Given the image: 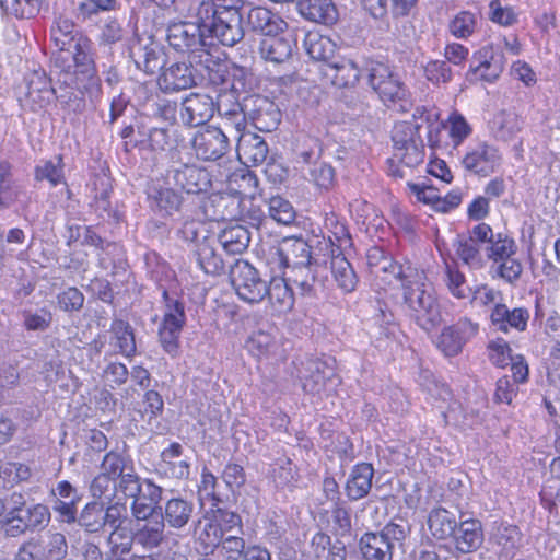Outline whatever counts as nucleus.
<instances>
[{
  "instance_id": "nucleus-1",
  "label": "nucleus",
  "mask_w": 560,
  "mask_h": 560,
  "mask_svg": "<svg viewBox=\"0 0 560 560\" xmlns=\"http://www.w3.org/2000/svg\"><path fill=\"white\" fill-rule=\"evenodd\" d=\"M422 277L409 280L402 287L404 305L409 317L423 330L431 331L443 320L441 305L434 288Z\"/></svg>"
},
{
  "instance_id": "nucleus-2",
  "label": "nucleus",
  "mask_w": 560,
  "mask_h": 560,
  "mask_svg": "<svg viewBox=\"0 0 560 560\" xmlns=\"http://www.w3.org/2000/svg\"><path fill=\"white\" fill-rule=\"evenodd\" d=\"M503 47L513 56H518L522 45L516 35L499 38L497 47L493 43L483 46L474 54L472 63L467 73L469 81L493 82L502 73L505 66V58L500 48Z\"/></svg>"
},
{
  "instance_id": "nucleus-3",
  "label": "nucleus",
  "mask_w": 560,
  "mask_h": 560,
  "mask_svg": "<svg viewBox=\"0 0 560 560\" xmlns=\"http://www.w3.org/2000/svg\"><path fill=\"white\" fill-rule=\"evenodd\" d=\"M50 39L57 49L54 57L56 68L71 65L75 58L92 52V42L69 19L59 18L55 21L50 28Z\"/></svg>"
},
{
  "instance_id": "nucleus-4",
  "label": "nucleus",
  "mask_w": 560,
  "mask_h": 560,
  "mask_svg": "<svg viewBox=\"0 0 560 560\" xmlns=\"http://www.w3.org/2000/svg\"><path fill=\"white\" fill-rule=\"evenodd\" d=\"M130 510L136 545L147 551L159 548L166 537L163 518L151 504L136 502L131 504Z\"/></svg>"
},
{
  "instance_id": "nucleus-5",
  "label": "nucleus",
  "mask_w": 560,
  "mask_h": 560,
  "mask_svg": "<svg viewBox=\"0 0 560 560\" xmlns=\"http://www.w3.org/2000/svg\"><path fill=\"white\" fill-rule=\"evenodd\" d=\"M166 40L176 51L187 54L192 59L202 61V57L210 56L211 42L200 26L192 22L170 23L166 30ZM208 62V58L205 59Z\"/></svg>"
},
{
  "instance_id": "nucleus-6",
  "label": "nucleus",
  "mask_w": 560,
  "mask_h": 560,
  "mask_svg": "<svg viewBox=\"0 0 560 560\" xmlns=\"http://www.w3.org/2000/svg\"><path fill=\"white\" fill-rule=\"evenodd\" d=\"M405 538L402 525L388 523L378 532L364 533L359 540V550L364 560H393L396 545Z\"/></svg>"
},
{
  "instance_id": "nucleus-7",
  "label": "nucleus",
  "mask_w": 560,
  "mask_h": 560,
  "mask_svg": "<svg viewBox=\"0 0 560 560\" xmlns=\"http://www.w3.org/2000/svg\"><path fill=\"white\" fill-rule=\"evenodd\" d=\"M231 75L233 78L230 85L231 93L220 95L217 102V112L223 117L224 126L233 128L238 135L246 127L247 106L246 98L243 104H240L235 94L245 91L247 72L244 68L234 67Z\"/></svg>"
},
{
  "instance_id": "nucleus-8",
  "label": "nucleus",
  "mask_w": 560,
  "mask_h": 560,
  "mask_svg": "<svg viewBox=\"0 0 560 560\" xmlns=\"http://www.w3.org/2000/svg\"><path fill=\"white\" fill-rule=\"evenodd\" d=\"M55 95V86L44 70H34L25 75L16 88V97L25 110L38 113L45 109Z\"/></svg>"
},
{
  "instance_id": "nucleus-9",
  "label": "nucleus",
  "mask_w": 560,
  "mask_h": 560,
  "mask_svg": "<svg viewBox=\"0 0 560 560\" xmlns=\"http://www.w3.org/2000/svg\"><path fill=\"white\" fill-rule=\"evenodd\" d=\"M418 124L412 121H399L393 129V142L395 156L408 167L417 166L423 162V143L419 136Z\"/></svg>"
},
{
  "instance_id": "nucleus-10",
  "label": "nucleus",
  "mask_w": 560,
  "mask_h": 560,
  "mask_svg": "<svg viewBox=\"0 0 560 560\" xmlns=\"http://www.w3.org/2000/svg\"><path fill=\"white\" fill-rule=\"evenodd\" d=\"M231 283L237 296L250 304L259 303L266 298L267 284L258 270L247 260L238 259L230 271Z\"/></svg>"
},
{
  "instance_id": "nucleus-11",
  "label": "nucleus",
  "mask_w": 560,
  "mask_h": 560,
  "mask_svg": "<svg viewBox=\"0 0 560 560\" xmlns=\"http://www.w3.org/2000/svg\"><path fill=\"white\" fill-rule=\"evenodd\" d=\"M69 77L74 83L78 92L91 104H95L102 96V83L97 75L93 54L75 58L71 62Z\"/></svg>"
},
{
  "instance_id": "nucleus-12",
  "label": "nucleus",
  "mask_w": 560,
  "mask_h": 560,
  "mask_svg": "<svg viewBox=\"0 0 560 560\" xmlns=\"http://www.w3.org/2000/svg\"><path fill=\"white\" fill-rule=\"evenodd\" d=\"M501 164L500 150L486 141L469 145L462 159V165L467 172L481 177L495 173Z\"/></svg>"
},
{
  "instance_id": "nucleus-13",
  "label": "nucleus",
  "mask_w": 560,
  "mask_h": 560,
  "mask_svg": "<svg viewBox=\"0 0 560 560\" xmlns=\"http://www.w3.org/2000/svg\"><path fill=\"white\" fill-rule=\"evenodd\" d=\"M242 14L238 10H221L219 15L207 26L206 34L208 40L213 45L217 39L224 46H234L244 37V30L242 27Z\"/></svg>"
},
{
  "instance_id": "nucleus-14",
  "label": "nucleus",
  "mask_w": 560,
  "mask_h": 560,
  "mask_svg": "<svg viewBox=\"0 0 560 560\" xmlns=\"http://www.w3.org/2000/svg\"><path fill=\"white\" fill-rule=\"evenodd\" d=\"M312 260L311 249L301 238L285 240L280 246L270 249L268 264L272 272L289 269L292 265H302Z\"/></svg>"
},
{
  "instance_id": "nucleus-15",
  "label": "nucleus",
  "mask_w": 560,
  "mask_h": 560,
  "mask_svg": "<svg viewBox=\"0 0 560 560\" xmlns=\"http://www.w3.org/2000/svg\"><path fill=\"white\" fill-rule=\"evenodd\" d=\"M192 148L198 159L217 161L230 149L229 136L221 128L208 126L196 132Z\"/></svg>"
},
{
  "instance_id": "nucleus-16",
  "label": "nucleus",
  "mask_w": 560,
  "mask_h": 560,
  "mask_svg": "<svg viewBox=\"0 0 560 560\" xmlns=\"http://www.w3.org/2000/svg\"><path fill=\"white\" fill-rule=\"evenodd\" d=\"M479 331V325L467 317L460 318L455 324L445 327L438 338V348L446 355H457L464 345L474 338Z\"/></svg>"
},
{
  "instance_id": "nucleus-17",
  "label": "nucleus",
  "mask_w": 560,
  "mask_h": 560,
  "mask_svg": "<svg viewBox=\"0 0 560 560\" xmlns=\"http://www.w3.org/2000/svg\"><path fill=\"white\" fill-rule=\"evenodd\" d=\"M217 112L214 98L200 92L188 94L182 102L180 119L190 127H197L208 122Z\"/></svg>"
},
{
  "instance_id": "nucleus-18",
  "label": "nucleus",
  "mask_w": 560,
  "mask_h": 560,
  "mask_svg": "<svg viewBox=\"0 0 560 560\" xmlns=\"http://www.w3.org/2000/svg\"><path fill=\"white\" fill-rule=\"evenodd\" d=\"M185 322L184 305L178 301L167 304L159 335L162 347L172 355L177 353L178 338Z\"/></svg>"
},
{
  "instance_id": "nucleus-19",
  "label": "nucleus",
  "mask_w": 560,
  "mask_h": 560,
  "mask_svg": "<svg viewBox=\"0 0 560 560\" xmlns=\"http://www.w3.org/2000/svg\"><path fill=\"white\" fill-rule=\"evenodd\" d=\"M529 318V311L524 306L510 308L504 303H495L490 311L491 325L503 334L525 331Z\"/></svg>"
},
{
  "instance_id": "nucleus-20",
  "label": "nucleus",
  "mask_w": 560,
  "mask_h": 560,
  "mask_svg": "<svg viewBox=\"0 0 560 560\" xmlns=\"http://www.w3.org/2000/svg\"><path fill=\"white\" fill-rule=\"evenodd\" d=\"M60 72L57 77V86H55V97L68 113L81 114L86 108V100L78 92L69 77L71 65L58 67Z\"/></svg>"
},
{
  "instance_id": "nucleus-21",
  "label": "nucleus",
  "mask_w": 560,
  "mask_h": 560,
  "mask_svg": "<svg viewBox=\"0 0 560 560\" xmlns=\"http://www.w3.org/2000/svg\"><path fill=\"white\" fill-rule=\"evenodd\" d=\"M247 116L260 131H271L277 128L280 113L267 97L252 95L246 97Z\"/></svg>"
},
{
  "instance_id": "nucleus-22",
  "label": "nucleus",
  "mask_w": 560,
  "mask_h": 560,
  "mask_svg": "<svg viewBox=\"0 0 560 560\" xmlns=\"http://www.w3.org/2000/svg\"><path fill=\"white\" fill-rule=\"evenodd\" d=\"M174 185L187 194H200L211 186L210 174L197 165L184 164L172 171Z\"/></svg>"
},
{
  "instance_id": "nucleus-23",
  "label": "nucleus",
  "mask_w": 560,
  "mask_h": 560,
  "mask_svg": "<svg viewBox=\"0 0 560 560\" xmlns=\"http://www.w3.org/2000/svg\"><path fill=\"white\" fill-rule=\"evenodd\" d=\"M158 84L165 93L187 90L196 84L191 65L174 62L164 68L159 77Z\"/></svg>"
},
{
  "instance_id": "nucleus-24",
  "label": "nucleus",
  "mask_w": 560,
  "mask_h": 560,
  "mask_svg": "<svg viewBox=\"0 0 560 560\" xmlns=\"http://www.w3.org/2000/svg\"><path fill=\"white\" fill-rule=\"evenodd\" d=\"M235 137L237 158L244 165H259L266 161L268 145L260 136L243 130Z\"/></svg>"
},
{
  "instance_id": "nucleus-25",
  "label": "nucleus",
  "mask_w": 560,
  "mask_h": 560,
  "mask_svg": "<svg viewBox=\"0 0 560 560\" xmlns=\"http://www.w3.org/2000/svg\"><path fill=\"white\" fill-rule=\"evenodd\" d=\"M288 272L276 271L267 285L266 298L277 313L290 311L294 304V294Z\"/></svg>"
},
{
  "instance_id": "nucleus-26",
  "label": "nucleus",
  "mask_w": 560,
  "mask_h": 560,
  "mask_svg": "<svg viewBox=\"0 0 560 560\" xmlns=\"http://www.w3.org/2000/svg\"><path fill=\"white\" fill-rule=\"evenodd\" d=\"M182 454L183 446L177 442L163 450L156 467L158 472L168 478H188L190 465L187 459L182 457Z\"/></svg>"
},
{
  "instance_id": "nucleus-27",
  "label": "nucleus",
  "mask_w": 560,
  "mask_h": 560,
  "mask_svg": "<svg viewBox=\"0 0 560 560\" xmlns=\"http://www.w3.org/2000/svg\"><path fill=\"white\" fill-rule=\"evenodd\" d=\"M129 56L139 70L148 74H153L162 68V52L159 46L153 42L142 43L139 38L135 39L129 47Z\"/></svg>"
},
{
  "instance_id": "nucleus-28",
  "label": "nucleus",
  "mask_w": 560,
  "mask_h": 560,
  "mask_svg": "<svg viewBox=\"0 0 560 560\" xmlns=\"http://www.w3.org/2000/svg\"><path fill=\"white\" fill-rule=\"evenodd\" d=\"M195 505L180 497L168 499L161 509L159 516L163 518L165 526L173 529L184 528L191 520Z\"/></svg>"
},
{
  "instance_id": "nucleus-29",
  "label": "nucleus",
  "mask_w": 560,
  "mask_h": 560,
  "mask_svg": "<svg viewBox=\"0 0 560 560\" xmlns=\"http://www.w3.org/2000/svg\"><path fill=\"white\" fill-rule=\"evenodd\" d=\"M456 549L460 552L477 550L483 541L481 523L478 520L467 518L457 523V528L452 535Z\"/></svg>"
},
{
  "instance_id": "nucleus-30",
  "label": "nucleus",
  "mask_w": 560,
  "mask_h": 560,
  "mask_svg": "<svg viewBox=\"0 0 560 560\" xmlns=\"http://www.w3.org/2000/svg\"><path fill=\"white\" fill-rule=\"evenodd\" d=\"M374 468L369 463H360L351 469L347 483L346 493L352 501L366 497L372 488Z\"/></svg>"
},
{
  "instance_id": "nucleus-31",
  "label": "nucleus",
  "mask_w": 560,
  "mask_h": 560,
  "mask_svg": "<svg viewBox=\"0 0 560 560\" xmlns=\"http://www.w3.org/2000/svg\"><path fill=\"white\" fill-rule=\"evenodd\" d=\"M247 23L256 32L267 36L277 35L287 28V23L267 8L255 7L247 13Z\"/></svg>"
},
{
  "instance_id": "nucleus-32",
  "label": "nucleus",
  "mask_w": 560,
  "mask_h": 560,
  "mask_svg": "<svg viewBox=\"0 0 560 560\" xmlns=\"http://www.w3.org/2000/svg\"><path fill=\"white\" fill-rule=\"evenodd\" d=\"M374 275L388 283H392L393 280H398L401 282V287H404L409 280L421 278L422 270L410 262L398 264L392 257H388L382 260Z\"/></svg>"
},
{
  "instance_id": "nucleus-33",
  "label": "nucleus",
  "mask_w": 560,
  "mask_h": 560,
  "mask_svg": "<svg viewBox=\"0 0 560 560\" xmlns=\"http://www.w3.org/2000/svg\"><path fill=\"white\" fill-rule=\"evenodd\" d=\"M150 208L161 217H168L179 210L182 198L168 187L152 186L148 192Z\"/></svg>"
},
{
  "instance_id": "nucleus-34",
  "label": "nucleus",
  "mask_w": 560,
  "mask_h": 560,
  "mask_svg": "<svg viewBox=\"0 0 560 560\" xmlns=\"http://www.w3.org/2000/svg\"><path fill=\"white\" fill-rule=\"evenodd\" d=\"M318 268L319 266L311 260L302 265H292L282 271L288 272L287 278L300 290L302 295H308L316 289Z\"/></svg>"
},
{
  "instance_id": "nucleus-35",
  "label": "nucleus",
  "mask_w": 560,
  "mask_h": 560,
  "mask_svg": "<svg viewBox=\"0 0 560 560\" xmlns=\"http://www.w3.org/2000/svg\"><path fill=\"white\" fill-rule=\"evenodd\" d=\"M427 523L430 534L435 539L445 540L452 538L458 522L454 513L440 506L429 512Z\"/></svg>"
},
{
  "instance_id": "nucleus-36",
  "label": "nucleus",
  "mask_w": 560,
  "mask_h": 560,
  "mask_svg": "<svg viewBox=\"0 0 560 560\" xmlns=\"http://www.w3.org/2000/svg\"><path fill=\"white\" fill-rule=\"evenodd\" d=\"M300 13L307 20L332 24L337 21V10L331 0H300Z\"/></svg>"
},
{
  "instance_id": "nucleus-37",
  "label": "nucleus",
  "mask_w": 560,
  "mask_h": 560,
  "mask_svg": "<svg viewBox=\"0 0 560 560\" xmlns=\"http://www.w3.org/2000/svg\"><path fill=\"white\" fill-rule=\"evenodd\" d=\"M184 5L186 9L174 11L184 18L195 19L196 21L194 23L200 26V30L205 33L207 26H210L211 22H214V19H217L220 11L211 1L208 0H188L187 2H184Z\"/></svg>"
},
{
  "instance_id": "nucleus-38",
  "label": "nucleus",
  "mask_w": 560,
  "mask_h": 560,
  "mask_svg": "<svg viewBox=\"0 0 560 560\" xmlns=\"http://www.w3.org/2000/svg\"><path fill=\"white\" fill-rule=\"evenodd\" d=\"M197 261L207 275L217 276L224 271V261L217 252L215 241L203 238L197 247Z\"/></svg>"
},
{
  "instance_id": "nucleus-39",
  "label": "nucleus",
  "mask_w": 560,
  "mask_h": 560,
  "mask_svg": "<svg viewBox=\"0 0 560 560\" xmlns=\"http://www.w3.org/2000/svg\"><path fill=\"white\" fill-rule=\"evenodd\" d=\"M330 254V268L335 281L343 292H352L358 284V278L351 264L343 256V253L335 254V249H332Z\"/></svg>"
},
{
  "instance_id": "nucleus-40",
  "label": "nucleus",
  "mask_w": 560,
  "mask_h": 560,
  "mask_svg": "<svg viewBox=\"0 0 560 560\" xmlns=\"http://www.w3.org/2000/svg\"><path fill=\"white\" fill-rule=\"evenodd\" d=\"M522 129L520 117L513 112H500L490 122L492 136L500 141H510Z\"/></svg>"
},
{
  "instance_id": "nucleus-41",
  "label": "nucleus",
  "mask_w": 560,
  "mask_h": 560,
  "mask_svg": "<svg viewBox=\"0 0 560 560\" xmlns=\"http://www.w3.org/2000/svg\"><path fill=\"white\" fill-rule=\"evenodd\" d=\"M259 54L266 61L282 63L290 59L292 45L284 38L271 35L260 42Z\"/></svg>"
},
{
  "instance_id": "nucleus-42",
  "label": "nucleus",
  "mask_w": 560,
  "mask_h": 560,
  "mask_svg": "<svg viewBox=\"0 0 560 560\" xmlns=\"http://www.w3.org/2000/svg\"><path fill=\"white\" fill-rule=\"evenodd\" d=\"M250 236L248 230L243 225H230L219 235V242L229 254H242L249 245Z\"/></svg>"
},
{
  "instance_id": "nucleus-43",
  "label": "nucleus",
  "mask_w": 560,
  "mask_h": 560,
  "mask_svg": "<svg viewBox=\"0 0 560 560\" xmlns=\"http://www.w3.org/2000/svg\"><path fill=\"white\" fill-rule=\"evenodd\" d=\"M246 350L256 359H268L278 348L275 336L265 330L254 331L245 342Z\"/></svg>"
},
{
  "instance_id": "nucleus-44",
  "label": "nucleus",
  "mask_w": 560,
  "mask_h": 560,
  "mask_svg": "<svg viewBox=\"0 0 560 560\" xmlns=\"http://www.w3.org/2000/svg\"><path fill=\"white\" fill-rule=\"evenodd\" d=\"M303 45L307 55L318 61L329 59L336 51V44L329 37L317 32L307 33Z\"/></svg>"
},
{
  "instance_id": "nucleus-45",
  "label": "nucleus",
  "mask_w": 560,
  "mask_h": 560,
  "mask_svg": "<svg viewBox=\"0 0 560 560\" xmlns=\"http://www.w3.org/2000/svg\"><path fill=\"white\" fill-rule=\"evenodd\" d=\"M110 330L113 332V345L119 349V352L126 357L133 355L137 347L131 326L122 319H115L112 323Z\"/></svg>"
},
{
  "instance_id": "nucleus-46",
  "label": "nucleus",
  "mask_w": 560,
  "mask_h": 560,
  "mask_svg": "<svg viewBox=\"0 0 560 560\" xmlns=\"http://www.w3.org/2000/svg\"><path fill=\"white\" fill-rule=\"evenodd\" d=\"M441 127L447 131L454 148L463 144L472 133V126L458 112L451 113L447 119L441 124Z\"/></svg>"
},
{
  "instance_id": "nucleus-47",
  "label": "nucleus",
  "mask_w": 560,
  "mask_h": 560,
  "mask_svg": "<svg viewBox=\"0 0 560 560\" xmlns=\"http://www.w3.org/2000/svg\"><path fill=\"white\" fill-rule=\"evenodd\" d=\"M516 252L517 245L515 241L503 233L495 234L486 248V255L492 261V265L515 256Z\"/></svg>"
},
{
  "instance_id": "nucleus-48",
  "label": "nucleus",
  "mask_w": 560,
  "mask_h": 560,
  "mask_svg": "<svg viewBox=\"0 0 560 560\" xmlns=\"http://www.w3.org/2000/svg\"><path fill=\"white\" fill-rule=\"evenodd\" d=\"M228 184L232 192L241 197H254L257 191L258 179L254 173L242 168L228 176Z\"/></svg>"
},
{
  "instance_id": "nucleus-49",
  "label": "nucleus",
  "mask_w": 560,
  "mask_h": 560,
  "mask_svg": "<svg viewBox=\"0 0 560 560\" xmlns=\"http://www.w3.org/2000/svg\"><path fill=\"white\" fill-rule=\"evenodd\" d=\"M132 460L119 452L107 453L101 464V471L116 481L127 471L132 470Z\"/></svg>"
},
{
  "instance_id": "nucleus-50",
  "label": "nucleus",
  "mask_w": 560,
  "mask_h": 560,
  "mask_svg": "<svg viewBox=\"0 0 560 560\" xmlns=\"http://www.w3.org/2000/svg\"><path fill=\"white\" fill-rule=\"evenodd\" d=\"M78 524L88 533H98L104 528L103 504L90 502L81 511Z\"/></svg>"
},
{
  "instance_id": "nucleus-51",
  "label": "nucleus",
  "mask_w": 560,
  "mask_h": 560,
  "mask_svg": "<svg viewBox=\"0 0 560 560\" xmlns=\"http://www.w3.org/2000/svg\"><path fill=\"white\" fill-rule=\"evenodd\" d=\"M332 83L339 88L354 85L360 78V70L351 60H341L330 66Z\"/></svg>"
},
{
  "instance_id": "nucleus-52",
  "label": "nucleus",
  "mask_w": 560,
  "mask_h": 560,
  "mask_svg": "<svg viewBox=\"0 0 560 560\" xmlns=\"http://www.w3.org/2000/svg\"><path fill=\"white\" fill-rule=\"evenodd\" d=\"M37 180H48L50 185L57 186L63 182V162L60 155L51 160L42 161L35 168Z\"/></svg>"
},
{
  "instance_id": "nucleus-53",
  "label": "nucleus",
  "mask_w": 560,
  "mask_h": 560,
  "mask_svg": "<svg viewBox=\"0 0 560 560\" xmlns=\"http://www.w3.org/2000/svg\"><path fill=\"white\" fill-rule=\"evenodd\" d=\"M269 217L279 224L289 225L295 220V210L291 202L280 196L268 200Z\"/></svg>"
},
{
  "instance_id": "nucleus-54",
  "label": "nucleus",
  "mask_w": 560,
  "mask_h": 560,
  "mask_svg": "<svg viewBox=\"0 0 560 560\" xmlns=\"http://www.w3.org/2000/svg\"><path fill=\"white\" fill-rule=\"evenodd\" d=\"M40 0H0V8L7 14L30 19L39 12Z\"/></svg>"
},
{
  "instance_id": "nucleus-55",
  "label": "nucleus",
  "mask_w": 560,
  "mask_h": 560,
  "mask_svg": "<svg viewBox=\"0 0 560 560\" xmlns=\"http://www.w3.org/2000/svg\"><path fill=\"white\" fill-rule=\"evenodd\" d=\"M456 255L466 265L472 268L481 266L482 257L478 245L467 236L459 235L456 245Z\"/></svg>"
},
{
  "instance_id": "nucleus-56",
  "label": "nucleus",
  "mask_w": 560,
  "mask_h": 560,
  "mask_svg": "<svg viewBox=\"0 0 560 560\" xmlns=\"http://www.w3.org/2000/svg\"><path fill=\"white\" fill-rule=\"evenodd\" d=\"M133 544H136V540L133 539V527H131L130 533L124 526L112 528L108 536V545L112 553H129Z\"/></svg>"
},
{
  "instance_id": "nucleus-57",
  "label": "nucleus",
  "mask_w": 560,
  "mask_h": 560,
  "mask_svg": "<svg viewBox=\"0 0 560 560\" xmlns=\"http://www.w3.org/2000/svg\"><path fill=\"white\" fill-rule=\"evenodd\" d=\"M491 271L505 282L513 284L521 278L523 265L515 256H511L508 259L491 265Z\"/></svg>"
},
{
  "instance_id": "nucleus-58",
  "label": "nucleus",
  "mask_w": 560,
  "mask_h": 560,
  "mask_svg": "<svg viewBox=\"0 0 560 560\" xmlns=\"http://www.w3.org/2000/svg\"><path fill=\"white\" fill-rule=\"evenodd\" d=\"M490 362L498 368H505L512 360V349L503 338L491 340L487 347Z\"/></svg>"
},
{
  "instance_id": "nucleus-59",
  "label": "nucleus",
  "mask_w": 560,
  "mask_h": 560,
  "mask_svg": "<svg viewBox=\"0 0 560 560\" xmlns=\"http://www.w3.org/2000/svg\"><path fill=\"white\" fill-rule=\"evenodd\" d=\"M327 225L330 226L328 241L331 244V250L335 249V254L342 253L343 249L351 246V237L345 224L331 218L327 220Z\"/></svg>"
},
{
  "instance_id": "nucleus-60",
  "label": "nucleus",
  "mask_w": 560,
  "mask_h": 560,
  "mask_svg": "<svg viewBox=\"0 0 560 560\" xmlns=\"http://www.w3.org/2000/svg\"><path fill=\"white\" fill-rule=\"evenodd\" d=\"M149 142L154 151H166L176 143V129L154 127L150 130Z\"/></svg>"
},
{
  "instance_id": "nucleus-61",
  "label": "nucleus",
  "mask_w": 560,
  "mask_h": 560,
  "mask_svg": "<svg viewBox=\"0 0 560 560\" xmlns=\"http://www.w3.org/2000/svg\"><path fill=\"white\" fill-rule=\"evenodd\" d=\"M223 535L221 533V527L217 524L214 517H206L205 523H200V527L198 530V539L208 548H215L220 545Z\"/></svg>"
},
{
  "instance_id": "nucleus-62",
  "label": "nucleus",
  "mask_w": 560,
  "mask_h": 560,
  "mask_svg": "<svg viewBox=\"0 0 560 560\" xmlns=\"http://www.w3.org/2000/svg\"><path fill=\"white\" fill-rule=\"evenodd\" d=\"M84 300V295L79 289L69 287L57 295V305L66 313H73L83 307Z\"/></svg>"
},
{
  "instance_id": "nucleus-63",
  "label": "nucleus",
  "mask_w": 560,
  "mask_h": 560,
  "mask_svg": "<svg viewBox=\"0 0 560 560\" xmlns=\"http://www.w3.org/2000/svg\"><path fill=\"white\" fill-rule=\"evenodd\" d=\"M477 18L470 12H460L450 24V32L457 38L469 37L476 28Z\"/></svg>"
},
{
  "instance_id": "nucleus-64",
  "label": "nucleus",
  "mask_w": 560,
  "mask_h": 560,
  "mask_svg": "<svg viewBox=\"0 0 560 560\" xmlns=\"http://www.w3.org/2000/svg\"><path fill=\"white\" fill-rule=\"evenodd\" d=\"M143 480L139 478V476L132 470L127 471L121 476L118 482V490L121 491L126 497L132 499V503L136 502L143 503L142 499L139 498L142 490Z\"/></svg>"
}]
</instances>
